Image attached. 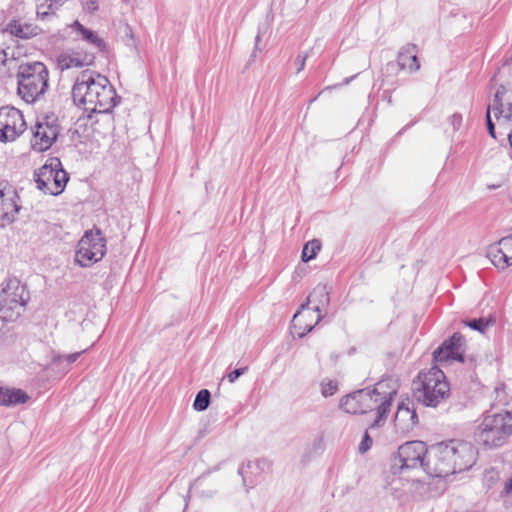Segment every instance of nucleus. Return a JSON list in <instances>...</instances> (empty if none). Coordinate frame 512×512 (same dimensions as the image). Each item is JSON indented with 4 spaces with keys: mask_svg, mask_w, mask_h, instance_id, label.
Listing matches in <instances>:
<instances>
[{
    "mask_svg": "<svg viewBox=\"0 0 512 512\" xmlns=\"http://www.w3.org/2000/svg\"><path fill=\"white\" fill-rule=\"evenodd\" d=\"M397 389L396 381L391 379L382 380L372 390L361 389L343 397L340 401V407L350 414H365L375 411L376 418L369 427V429H374L385 422L393 399L397 394Z\"/></svg>",
    "mask_w": 512,
    "mask_h": 512,
    "instance_id": "obj_1",
    "label": "nucleus"
},
{
    "mask_svg": "<svg viewBox=\"0 0 512 512\" xmlns=\"http://www.w3.org/2000/svg\"><path fill=\"white\" fill-rule=\"evenodd\" d=\"M74 103L88 113H109L119 97L107 77L92 71H82L72 88Z\"/></svg>",
    "mask_w": 512,
    "mask_h": 512,
    "instance_id": "obj_2",
    "label": "nucleus"
},
{
    "mask_svg": "<svg viewBox=\"0 0 512 512\" xmlns=\"http://www.w3.org/2000/svg\"><path fill=\"white\" fill-rule=\"evenodd\" d=\"M493 408L497 412L486 415L475 431L476 441L486 447H499L512 435V398L507 400L504 388L495 389Z\"/></svg>",
    "mask_w": 512,
    "mask_h": 512,
    "instance_id": "obj_3",
    "label": "nucleus"
},
{
    "mask_svg": "<svg viewBox=\"0 0 512 512\" xmlns=\"http://www.w3.org/2000/svg\"><path fill=\"white\" fill-rule=\"evenodd\" d=\"M49 72L42 62L22 63L17 71L18 94L27 103H34L48 89Z\"/></svg>",
    "mask_w": 512,
    "mask_h": 512,
    "instance_id": "obj_4",
    "label": "nucleus"
},
{
    "mask_svg": "<svg viewBox=\"0 0 512 512\" xmlns=\"http://www.w3.org/2000/svg\"><path fill=\"white\" fill-rule=\"evenodd\" d=\"M417 399L427 407H436L450 395V386L442 370L434 366L421 372L414 382Z\"/></svg>",
    "mask_w": 512,
    "mask_h": 512,
    "instance_id": "obj_5",
    "label": "nucleus"
},
{
    "mask_svg": "<svg viewBox=\"0 0 512 512\" xmlns=\"http://www.w3.org/2000/svg\"><path fill=\"white\" fill-rule=\"evenodd\" d=\"M29 292L17 278L8 279L0 291V318L4 321L17 319L25 310Z\"/></svg>",
    "mask_w": 512,
    "mask_h": 512,
    "instance_id": "obj_6",
    "label": "nucleus"
},
{
    "mask_svg": "<svg viewBox=\"0 0 512 512\" xmlns=\"http://www.w3.org/2000/svg\"><path fill=\"white\" fill-rule=\"evenodd\" d=\"M69 180L67 172L62 168L58 158H50L35 173V182L39 190L45 194L57 196L61 194Z\"/></svg>",
    "mask_w": 512,
    "mask_h": 512,
    "instance_id": "obj_7",
    "label": "nucleus"
},
{
    "mask_svg": "<svg viewBox=\"0 0 512 512\" xmlns=\"http://www.w3.org/2000/svg\"><path fill=\"white\" fill-rule=\"evenodd\" d=\"M107 251L106 240L99 230L87 231L79 240L75 262L81 267H90L102 260Z\"/></svg>",
    "mask_w": 512,
    "mask_h": 512,
    "instance_id": "obj_8",
    "label": "nucleus"
},
{
    "mask_svg": "<svg viewBox=\"0 0 512 512\" xmlns=\"http://www.w3.org/2000/svg\"><path fill=\"white\" fill-rule=\"evenodd\" d=\"M452 450L448 442L432 445L425 458V472L432 477H446L454 474Z\"/></svg>",
    "mask_w": 512,
    "mask_h": 512,
    "instance_id": "obj_9",
    "label": "nucleus"
},
{
    "mask_svg": "<svg viewBox=\"0 0 512 512\" xmlns=\"http://www.w3.org/2000/svg\"><path fill=\"white\" fill-rule=\"evenodd\" d=\"M491 110L494 112V116L497 120L508 123L512 121V90L506 89L505 86L501 85L493 99V103L488 105L486 112V124L489 134L495 136V126L491 119Z\"/></svg>",
    "mask_w": 512,
    "mask_h": 512,
    "instance_id": "obj_10",
    "label": "nucleus"
},
{
    "mask_svg": "<svg viewBox=\"0 0 512 512\" xmlns=\"http://www.w3.org/2000/svg\"><path fill=\"white\" fill-rule=\"evenodd\" d=\"M59 134L57 118L43 116L39 118L32 127V148L38 152L48 150L55 142Z\"/></svg>",
    "mask_w": 512,
    "mask_h": 512,
    "instance_id": "obj_11",
    "label": "nucleus"
},
{
    "mask_svg": "<svg viewBox=\"0 0 512 512\" xmlns=\"http://www.w3.org/2000/svg\"><path fill=\"white\" fill-rule=\"evenodd\" d=\"M26 123L20 110L5 106L0 108V142H11L25 131Z\"/></svg>",
    "mask_w": 512,
    "mask_h": 512,
    "instance_id": "obj_12",
    "label": "nucleus"
},
{
    "mask_svg": "<svg viewBox=\"0 0 512 512\" xmlns=\"http://www.w3.org/2000/svg\"><path fill=\"white\" fill-rule=\"evenodd\" d=\"M428 449L422 441H410L398 449V462L400 469H414L422 467L425 470V458Z\"/></svg>",
    "mask_w": 512,
    "mask_h": 512,
    "instance_id": "obj_13",
    "label": "nucleus"
},
{
    "mask_svg": "<svg viewBox=\"0 0 512 512\" xmlns=\"http://www.w3.org/2000/svg\"><path fill=\"white\" fill-rule=\"evenodd\" d=\"M448 444L453 454L454 473L468 470L475 464L478 452L470 442L451 440Z\"/></svg>",
    "mask_w": 512,
    "mask_h": 512,
    "instance_id": "obj_14",
    "label": "nucleus"
},
{
    "mask_svg": "<svg viewBox=\"0 0 512 512\" xmlns=\"http://www.w3.org/2000/svg\"><path fill=\"white\" fill-rule=\"evenodd\" d=\"M464 338L459 333H454L452 337L442 343L433 353V358L440 365L448 364L452 361L463 362Z\"/></svg>",
    "mask_w": 512,
    "mask_h": 512,
    "instance_id": "obj_15",
    "label": "nucleus"
},
{
    "mask_svg": "<svg viewBox=\"0 0 512 512\" xmlns=\"http://www.w3.org/2000/svg\"><path fill=\"white\" fill-rule=\"evenodd\" d=\"M94 51L82 49H69L61 52L57 57V67L61 70L82 68L94 64Z\"/></svg>",
    "mask_w": 512,
    "mask_h": 512,
    "instance_id": "obj_16",
    "label": "nucleus"
},
{
    "mask_svg": "<svg viewBox=\"0 0 512 512\" xmlns=\"http://www.w3.org/2000/svg\"><path fill=\"white\" fill-rule=\"evenodd\" d=\"M418 423V416L414 404L410 399L402 400L398 406L394 419V426L398 433L406 435Z\"/></svg>",
    "mask_w": 512,
    "mask_h": 512,
    "instance_id": "obj_17",
    "label": "nucleus"
},
{
    "mask_svg": "<svg viewBox=\"0 0 512 512\" xmlns=\"http://www.w3.org/2000/svg\"><path fill=\"white\" fill-rule=\"evenodd\" d=\"M321 313H317L307 303L301 306V309L292 319V328L299 337L305 336L321 320Z\"/></svg>",
    "mask_w": 512,
    "mask_h": 512,
    "instance_id": "obj_18",
    "label": "nucleus"
},
{
    "mask_svg": "<svg viewBox=\"0 0 512 512\" xmlns=\"http://www.w3.org/2000/svg\"><path fill=\"white\" fill-rule=\"evenodd\" d=\"M488 257L498 269L504 270L512 265V236L503 237L490 245Z\"/></svg>",
    "mask_w": 512,
    "mask_h": 512,
    "instance_id": "obj_19",
    "label": "nucleus"
},
{
    "mask_svg": "<svg viewBox=\"0 0 512 512\" xmlns=\"http://www.w3.org/2000/svg\"><path fill=\"white\" fill-rule=\"evenodd\" d=\"M71 29L78 35L79 39L85 41L91 46L89 51L102 52L106 49V43L96 32L86 28L79 21H74L70 25Z\"/></svg>",
    "mask_w": 512,
    "mask_h": 512,
    "instance_id": "obj_20",
    "label": "nucleus"
},
{
    "mask_svg": "<svg viewBox=\"0 0 512 512\" xmlns=\"http://www.w3.org/2000/svg\"><path fill=\"white\" fill-rule=\"evenodd\" d=\"M397 63L402 70H408L410 73L418 71L420 64L417 58L416 45L407 44L403 46L398 53Z\"/></svg>",
    "mask_w": 512,
    "mask_h": 512,
    "instance_id": "obj_21",
    "label": "nucleus"
},
{
    "mask_svg": "<svg viewBox=\"0 0 512 512\" xmlns=\"http://www.w3.org/2000/svg\"><path fill=\"white\" fill-rule=\"evenodd\" d=\"M19 208L14 201V193L10 192L0 197V227L11 224L16 217Z\"/></svg>",
    "mask_w": 512,
    "mask_h": 512,
    "instance_id": "obj_22",
    "label": "nucleus"
},
{
    "mask_svg": "<svg viewBox=\"0 0 512 512\" xmlns=\"http://www.w3.org/2000/svg\"><path fill=\"white\" fill-rule=\"evenodd\" d=\"M28 400L29 396L21 389L0 387V406H15Z\"/></svg>",
    "mask_w": 512,
    "mask_h": 512,
    "instance_id": "obj_23",
    "label": "nucleus"
},
{
    "mask_svg": "<svg viewBox=\"0 0 512 512\" xmlns=\"http://www.w3.org/2000/svg\"><path fill=\"white\" fill-rule=\"evenodd\" d=\"M6 31L21 39H29L40 33L37 26L17 20L11 21L7 25Z\"/></svg>",
    "mask_w": 512,
    "mask_h": 512,
    "instance_id": "obj_24",
    "label": "nucleus"
},
{
    "mask_svg": "<svg viewBox=\"0 0 512 512\" xmlns=\"http://www.w3.org/2000/svg\"><path fill=\"white\" fill-rule=\"evenodd\" d=\"M330 302L329 293L326 286L318 285L307 298V304L320 313L321 308L326 307Z\"/></svg>",
    "mask_w": 512,
    "mask_h": 512,
    "instance_id": "obj_25",
    "label": "nucleus"
},
{
    "mask_svg": "<svg viewBox=\"0 0 512 512\" xmlns=\"http://www.w3.org/2000/svg\"><path fill=\"white\" fill-rule=\"evenodd\" d=\"M67 0H37V16L45 19L64 5Z\"/></svg>",
    "mask_w": 512,
    "mask_h": 512,
    "instance_id": "obj_26",
    "label": "nucleus"
},
{
    "mask_svg": "<svg viewBox=\"0 0 512 512\" xmlns=\"http://www.w3.org/2000/svg\"><path fill=\"white\" fill-rule=\"evenodd\" d=\"M320 249H321V243L319 240L314 239V240L307 242L304 245L303 250H302V255H301L302 261H304V262L310 261L318 254Z\"/></svg>",
    "mask_w": 512,
    "mask_h": 512,
    "instance_id": "obj_27",
    "label": "nucleus"
},
{
    "mask_svg": "<svg viewBox=\"0 0 512 512\" xmlns=\"http://www.w3.org/2000/svg\"><path fill=\"white\" fill-rule=\"evenodd\" d=\"M210 392L207 389L200 390L194 400L193 408L196 411H204L210 404Z\"/></svg>",
    "mask_w": 512,
    "mask_h": 512,
    "instance_id": "obj_28",
    "label": "nucleus"
},
{
    "mask_svg": "<svg viewBox=\"0 0 512 512\" xmlns=\"http://www.w3.org/2000/svg\"><path fill=\"white\" fill-rule=\"evenodd\" d=\"M338 389V383L331 379H324L321 382V394L324 397L332 396Z\"/></svg>",
    "mask_w": 512,
    "mask_h": 512,
    "instance_id": "obj_29",
    "label": "nucleus"
},
{
    "mask_svg": "<svg viewBox=\"0 0 512 512\" xmlns=\"http://www.w3.org/2000/svg\"><path fill=\"white\" fill-rule=\"evenodd\" d=\"M467 325L472 328L473 330L484 332L485 328L488 325V322H486L484 319H473L469 322H467Z\"/></svg>",
    "mask_w": 512,
    "mask_h": 512,
    "instance_id": "obj_30",
    "label": "nucleus"
},
{
    "mask_svg": "<svg viewBox=\"0 0 512 512\" xmlns=\"http://www.w3.org/2000/svg\"><path fill=\"white\" fill-rule=\"evenodd\" d=\"M82 8L87 13H94L98 10V2L96 0H81Z\"/></svg>",
    "mask_w": 512,
    "mask_h": 512,
    "instance_id": "obj_31",
    "label": "nucleus"
},
{
    "mask_svg": "<svg viewBox=\"0 0 512 512\" xmlns=\"http://www.w3.org/2000/svg\"><path fill=\"white\" fill-rule=\"evenodd\" d=\"M84 351L82 352H76V353H72V354H69L67 356H58L55 361L61 363L63 361H65L68 365L74 363L79 357L80 355L83 353Z\"/></svg>",
    "mask_w": 512,
    "mask_h": 512,
    "instance_id": "obj_32",
    "label": "nucleus"
},
{
    "mask_svg": "<svg viewBox=\"0 0 512 512\" xmlns=\"http://www.w3.org/2000/svg\"><path fill=\"white\" fill-rule=\"evenodd\" d=\"M248 370L247 367L238 368L234 371L227 374V379L230 383H234L241 375H243Z\"/></svg>",
    "mask_w": 512,
    "mask_h": 512,
    "instance_id": "obj_33",
    "label": "nucleus"
},
{
    "mask_svg": "<svg viewBox=\"0 0 512 512\" xmlns=\"http://www.w3.org/2000/svg\"><path fill=\"white\" fill-rule=\"evenodd\" d=\"M372 445V439L370 438L368 432L365 433L362 442L359 445V451L361 453H365L370 449Z\"/></svg>",
    "mask_w": 512,
    "mask_h": 512,
    "instance_id": "obj_34",
    "label": "nucleus"
},
{
    "mask_svg": "<svg viewBox=\"0 0 512 512\" xmlns=\"http://www.w3.org/2000/svg\"><path fill=\"white\" fill-rule=\"evenodd\" d=\"M449 122L452 126V129L453 131H457L461 124H462V116L460 114H453L450 118H449Z\"/></svg>",
    "mask_w": 512,
    "mask_h": 512,
    "instance_id": "obj_35",
    "label": "nucleus"
},
{
    "mask_svg": "<svg viewBox=\"0 0 512 512\" xmlns=\"http://www.w3.org/2000/svg\"><path fill=\"white\" fill-rule=\"evenodd\" d=\"M13 192L6 184L0 182V197H4L6 194Z\"/></svg>",
    "mask_w": 512,
    "mask_h": 512,
    "instance_id": "obj_36",
    "label": "nucleus"
},
{
    "mask_svg": "<svg viewBox=\"0 0 512 512\" xmlns=\"http://www.w3.org/2000/svg\"><path fill=\"white\" fill-rule=\"evenodd\" d=\"M296 61L299 63L298 72H300L305 66L306 56H298Z\"/></svg>",
    "mask_w": 512,
    "mask_h": 512,
    "instance_id": "obj_37",
    "label": "nucleus"
},
{
    "mask_svg": "<svg viewBox=\"0 0 512 512\" xmlns=\"http://www.w3.org/2000/svg\"><path fill=\"white\" fill-rule=\"evenodd\" d=\"M508 141H509V145L512 148V131L508 134Z\"/></svg>",
    "mask_w": 512,
    "mask_h": 512,
    "instance_id": "obj_38",
    "label": "nucleus"
},
{
    "mask_svg": "<svg viewBox=\"0 0 512 512\" xmlns=\"http://www.w3.org/2000/svg\"><path fill=\"white\" fill-rule=\"evenodd\" d=\"M352 78H353V77H351V78H346V79L343 81V84H344V85L349 84V82H350V80H351Z\"/></svg>",
    "mask_w": 512,
    "mask_h": 512,
    "instance_id": "obj_39",
    "label": "nucleus"
},
{
    "mask_svg": "<svg viewBox=\"0 0 512 512\" xmlns=\"http://www.w3.org/2000/svg\"><path fill=\"white\" fill-rule=\"evenodd\" d=\"M508 489L512 492V479L510 480V482L508 483L507 485Z\"/></svg>",
    "mask_w": 512,
    "mask_h": 512,
    "instance_id": "obj_40",
    "label": "nucleus"
},
{
    "mask_svg": "<svg viewBox=\"0 0 512 512\" xmlns=\"http://www.w3.org/2000/svg\"><path fill=\"white\" fill-rule=\"evenodd\" d=\"M260 40H261V36H260V34H258L256 36V44H258L260 42Z\"/></svg>",
    "mask_w": 512,
    "mask_h": 512,
    "instance_id": "obj_41",
    "label": "nucleus"
},
{
    "mask_svg": "<svg viewBox=\"0 0 512 512\" xmlns=\"http://www.w3.org/2000/svg\"><path fill=\"white\" fill-rule=\"evenodd\" d=\"M0 55H2L3 57H6V53H5V51H1V52H0Z\"/></svg>",
    "mask_w": 512,
    "mask_h": 512,
    "instance_id": "obj_42",
    "label": "nucleus"
},
{
    "mask_svg": "<svg viewBox=\"0 0 512 512\" xmlns=\"http://www.w3.org/2000/svg\"><path fill=\"white\" fill-rule=\"evenodd\" d=\"M243 469H244V467H240V468H239V473H241V474H242V473H243Z\"/></svg>",
    "mask_w": 512,
    "mask_h": 512,
    "instance_id": "obj_43",
    "label": "nucleus"
}]
</instances>
